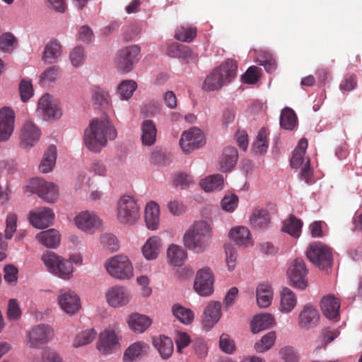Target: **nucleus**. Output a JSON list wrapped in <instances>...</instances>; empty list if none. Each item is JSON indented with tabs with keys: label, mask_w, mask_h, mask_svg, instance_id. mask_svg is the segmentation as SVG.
Returning a JSON list of instances; mask_svg holds the SVG:
<instances>
[{
	"label": "nucleus",
	"mask_w": 362,
	"mask_h": 362,
	"mask_svg": "<svg viewBox=\"0 0 362 362\" xmlns=\"http://www.w3.org/2000/svg\"><path fill=\"white\" fill-rule=\"evenodd\" d=\"M42 362H63L61 356L51 349H45L42 354Z\"/></svg>",
	"instance_id": "obj_64"
},
{
	"label": "nucleus",
	"mask_w": 362,
	"mask_h": 362,
	"mask_svg": "<svg viewBox=\"0 0 362 362\" xmlns=\"http://www.w3.org/2000/svg\"><path fill=\"white\" fill-rule=\"evenodd\" d=\"M17 45V40L11 33H4L0 37V49L6 52H11Z\"/></svg>",
	"instance_id": "obj_53"
},
{
	"label": "nucleus",
	"mask_w": 362,
	"mask_h": 362,
	"mask_svg": "<svg viewBox=\"0 0 362 362\" xmlns=\"http://www.w3.org/2000/svg\"><path fill=\"white\" fill-rule=\"evenodd\" d=\"M302 226V221L291 214L288 218L284 221L281 230L292 237L298 238L300 235Z\"/></svg>",
	"instance_id": "obj_38"
},
{
	"label": "nucleus",
	"mask_w": 362,
	"mask_h": 362,
	"mask_svg": "<svg viewBox=\"0 0 362 362\" xmlns=\"http://www.w3.org/2000/svg\"><path fill=\"white\" fill-rule=\"evenodd\" d=\"M238 198L236 195L225 196L221 201V206L224 211H233L237 207Z\"/></svg>",
	"instance_id": "obj_63"
},
{
	"label": "nucleus",
	"mask_w": 362,
	"mask_h": 362,
	"mask_svg": "<svg viewBox=\"0 0 362 362\" xmlns=\"http://www.w3.org/2000/svg\"><path fill=\"white\" fill-rule=\"evenodd\" d=\"M140 217L139 206L130 196H123L117 204V218L125 224H133Z\"/></svg>",
	"instance_id": "obj_6"
},
{
	"label": "nucleus",
	"mask_w": 362,
	"mask_h": 362,
	"mask_svg": "<svg viewBox=\"0 0 362 362\" xmlns=\"http://www.w3.org/2000/svg\"><path fill=\"white\" fill-rule=\"evenodd\" d=\"M291 284L297 288L305 289L308 286V269L302 259H296L287 271Z\"/></svg>",
	"instance_id": "obj_12"
},
{
	"label": "nucleus",
	"mask_w": 362,
	"mask_h": 362,
	"mask_svg": "<svg viewBox=\"0 0 362 362\" xmlns=\"http://www.w3.org/2000/svg\"><path fill=\"white\" fill-rule=\"evenodd\" d=\"M225 252L226 256V264L228 269L232 271L235 267L237 251L233 245L228 243L225 245Z\"/></svg>",
	"instance_id": "obj_59"
},
{
	"label": "nucleus",
	"mask_w": 362,
	"mask_h": 362,
	"mask_svg": "<svg viewBox=\"0 0 362 362\" xmlns=\"http://www.w3.org/2000/svg\"><path fill=\"white\" fill-rule=\"evenodd\" d=\"M59 76V69L57 66H51L45 70L40 75V81L42 84L54 82Z\"/></svg>",
	"instance_id": "obj_55"
},
{
	"label": "nucleus",
	"mask_w": 362,
	"mask_h": 362,
	"mask_svg": "<svg viewBox=\"0 0 362 362\" xmlns=\"http://www.w3.org/2000/svg\"><path fill=\"white\" fill-rule=\"evenodd\" d=\"M214 278L211 269L205 267L197 272L194 288L200 296H208L214 291Z\"/></svg>",
	"instance_id": "obj_9"
},
{
	"label": "nucleus",
	"mask_w": 362,
	"mask_h": 362,
	"mask_svg": "<svg viewBox=\"0 0 362 362\" xmlns=\"http://www.w3.org/2000/svg\"><path fill=\"white\" fill-rule=\"evenodd\" d=\"M60 308L67 314L74 315L80 308V298L75 292L62 290L58 296Z\"/></svg>",
	"instance_id": "obj_15"
},
{
	"label": "nucleus",
	"mask_w": 362,
	"mask_h": 362,
	"mask_svg": "<svg viewBox=\"0 0 362 362\" xmlns=\"http://www.w3.org/2000/svg\"><path fill=\"white\" fill-rule=\"evenodd\" d=\"M57 159V148L54 145L49 146L44 153L43 158L39 165V170L42 173H47L52 170Z\"/></svg>",
	"instance_id": "obj_34"
},
{
	"label": "nucleus",
	"mask_w": 362,
	"mask_h": 362,
	"mask_svg": "<svg viewBox=\"0 0 362 362\" xmlns=\"http://www.w3.org/2000/svg\"><path fill=\"white\" fill-rule=\"evenodd\" d=\"M260 69L255 66L249 67L242 76L243 82L247 84L256 83L260 77Z\"/></svg>",
	"instance_id": "obj_56"
},
{
	"label": "nucleus",
	"mask_w": 362,
	"mask_h": 362,
	"mask_svg": "<svg viewBox=\"0 0 362 362\" xmlns=\"http://www.w3.org/2000/svg\"><path fill=\"white\" fill-rule=\"evenodd\" d=\"M320 321L318 310L310 305H305L298 315V323L301 329H310L315 327Z\"/></svg>",
	"instance_id": "obj_17"
},
{
	"label": "nucleus",
	"mask_w": 362,
	"mask_h": 362,
	"mask_svg": "<svg viewBox=\"0 0 362 362\" xmlns=\"http://www.w3.org/2000/svg\"><path fill=\"white\" fill-rule=\"evenodd\" d=\"M270 223V216L267 209L256 208L250 217V223L253 228L264 229Z\"/></svg>",
	"instance_id": "obj_25"
},
{
	"label": "nucleus",
	"mask_w": 362,
	"mask_h": 362,
	"mask_svg": "<svg viewBox=\"0 0 362 362\" xmlns=\"http://www.w3.org/2000/svg\"><path fill=\"white\" fill-rule=\"evenodd\" d=\"M153 344L163 359L168 358L173 352V341L168 337L160 336L159 338L154 339Z\"/></svg>",
	"instance_id": "obj_41"
},
{
	"label": "nucleus",
	"mask_w": 362,
	"mask_h": 362,
	"mask_svg": "<svg viewBox=\"0 0 362 362\" xmlns=\"http://www.w3.org/2000/svg\"><path fill=\"white\" fill-rule=\"evenodd\" d=\"M197 28L190 25H182L175 31V37L179 41L190 42L197 35Z\"/></svg>",
	"instance_id": "obj_45"
},
{
	"label": "nucleus",
	"mask_w": 362,
	"mask_h": 362,
	"mask_svg": "<svg viewBox=\"0 0 362 362\" xmlns=\"http://www.w3.org/2000/svg\"><path fill=\"white\" fill-rule=\"evenodd\" d=\"M151 320L145 315L132 314L128 320V325L135 332L142 333L151 325Z\"/></svg>",
	"instance_id": "obj_29"
},
{
	"label": "nucleus",
	"mask_w": 362,
	"mask_h": 362,
	"mask_svg": "<svg viewBox=\"0 0 362 362\" xmlns=\"http://www.w3.org/2000/svg\"><path fill=\"white\" fill-rule=\"evenodd\" d=\"M105 298L110 306L112 308H119L129 303L131 294L126 287L115 286L107 289L105 293Z\"/></svg>",
	"instance_id": "obj_13"
},
{
	"label": "nucleus",
	"mask_w": 362,
	"mask_h": 362,
	"mask_svg": "<svg viewBox=\"0 0 362 362\" xmlns=\"http://www.w3.org/2000/svg\"><path fill=\"white\" fill-rule=\"evenodd\" d=\"M297 124V117L295 112L289 108L285 107L280 116L281 127L287 130H292Z\"/></svg>",
	"instance_id": "obj_44"
},
{
	"label": "nucleus",
	"mask_w": 362,
	"mask_h": 362,
	"mask_svg": "<svg viewBox=\"0 0 362 362\" xmlns=\"http://www.w3.org/2000/svg\"><path fill=\"white\" fill-rule=\"evenodd\" d=\"M105 266L108 274L115 279H129L133 276V267L127 256H115L106 262Z\"/></svg>",
	"instance_id": "obj_5"
},
{
	"label": "nucleus",
	"mask_w": 362,
	"mask_h": 362,
	"mask_svg": "<svg viewBox=\"0 0 362 362\" xmlns=\"http://www.w3.org/2000/svg\"><path fill=\"white\" fill-rule=\"evenodd\" d=\"M19 91L21 100L28 101L33 95V88L31 81L23 79L19 84Z\"/></svg>",
	"instance_id": "obj_60"
},
{
	"label": "nucleus",
	"mask_w": 362,
	"mask_h": 362,
	"mask_svg": "<svg viewBox=\"0 0 362 362\" xmlns=\"http://www.w3.org/2000/svg\"><path fill=\"white\" fill-rule=\"evenodd\" d=\"M39 128L32 122H26L21 129V144L24 148H30L40 139Z\"/></svg>",
	"instance_id": "obj_19"
},
{
	"label": "nucleus",
	"mask_w": 362,
	"mask_h": 362,
	"mask_svg": "<svg viewBox=\"0 0 362 362\" xmlns=\"http://www.w3.org/2000/svg\"><path fill=\"white\" fill-rule=\"evenodd\" d=\"M308 259L320 269L331 267L332 252L331 249L320 242H314L308 246L306 251Z\"/></svg>",
	"instance_id": "obj_4"
},
{
	"label": "nucleus",
	"mask_w": 362,
	"mask_h": 362,
	"mask_svg": "<svg viewBox=\"0 0 362 362\" xmlns=\"http://www.w3.org/2000/svg\"><path fill=\"white\" fill-rule=\"evenodd\" d=\"M22 312L19 303L16 299H10L7 308V317L9 320H17L21 316Z\"/></svg>",
	"instance_id": "obj_57"
},
{
	"label": "nucleus",
	"mask_w": 362,
	"mask_h": 362,
	"mask_svg": "<svg viewBox=\"0 0 362 362\" xmlns=\"http://www.w3.org/2000/svg\"><path fill=\"white\" fill-rule=\"evenodd\" d=\"M86 57V56L84 49L81 46L76 47L69 54L71 62L75 67L81 66L83 64Z\"/></svg>",
	"instance_id": "obj_54"
},
{
	"label": "nucleus",
	"mask_w": 362,
	"mask_h": 362,
	"mask_svg": "<svg viewBox=\"0 0 362 362\" xmlns=\"http://www.w3.org/2000/svg\"><path fill=\"white\" fill-rule=\"evenodd\" d=\"M61 259L59 256L51 251H47L42 256V261L47 267L48 271L52 274L57 270V265L59 264Z\"/></svg>",
	"instance_id": "obj_52"
},
{
	"label": "nucleus",
	"mask_w": 362,
	"mask_h": 362,
	"mask_svg": "<svg viewBox=\"0 0 362 362\" xmlns=\"http://www.w3.org/2000/svg\"><path fill=\"white\" fill-rule=\"evenodd\" d=\"M118 346V339L112 331L101 332L98 342V349L103 354L111 353Z\"/></svg>",
	"instance_id": "obj_23"
},
{
	"label": "nucleus",
	"mask_w": 362,
	"mask_h": 362,
	"mask_svg": "<svg viewBox=\"0 0 362 362\" xmlns=\"http://www.w3.org/2000/svg\"><path fill=\"white\" fill-rule=\"evenodd\" d=\"M92 91V100L95 105L103 107L109 105L110 95L108 92L98 86L94 87Z\"/></svg>",
	"instance_id": "obj_50"
},
{
	"label": "nucleus",
	"mask_w": 362,
	"mask_h": 362,
	"mask_svg": "<svg viewBox=\"0 0 362 362\" xmlns=\"http://www.w3.org/2000/svg\"><path fill=\"white\" fill-rule=\"evenodd\" d=\"M276 333L269 332L265 334L259 341L255 344V349L257 352L263 353L270 349L276 340Z\"/></svg>",
	"instance_id": "obj_49"
},
{
	"label": "nucleus",
	"mask_w": 362,
	"mask_h": 362,
	"mask_svg": "<svg viewBox=\"0 0 362 362\" xmlns=\"http://www.w3.org/2000/svg\"><path fill=\"white\" fill-rule=\"evenodd\" d=\"M221 305L220 302H211L205 308L202 317L203 326L210 329L218 322L221 317Z\"/></svg>",
	"instance_id": "obj_21"
},
{
	"label": "nucleus",
	"mask_w": 362,
	"mask_h": 362,
	"mask_svg": "<svg viewBox=\"0 0 362 362\" xmlns=\"http://www.w3.org/2000/svg\"><path fill=\"white\" fill-rule=\"evenodd\" d=\"M97 332L93 329H88L78 333L74 338L73 346L78 348L90 344L96 337Z\"/></svg>",
	"instance_id": "obj_46"
},
{
	"label": "nucleus",
	"mask_w": 362,
	"mask_h": 362,
	"mask_svg": "<svg viewBox=\"0 0 362 362\" xmlns=\"http://www.w3.org/2000/svg\"><path fill=\"white\" fill-rule=\"evenodd\" d=\"M136 87L137 85L134 81H123L118 86V93L122 99L127 100L132 96Z\"/></svg>",
	"instance_id": "obj_51"
},
{
	"label": "nucleus",
	"mask_w": 362,
	"mask_h": 362,
	"mask_svg": "<svg viewBox=\"0 0 362 362\" xmlns=\"http://www.w3.org/2000/svg\"><path fill=\"white\" fill-rule=\"evenodd\" d=\"M15 114L12 109L5 107L0 110V141L8 140L14 129Z\"/></svg>",
	"instance_id": "obj_14"
},
{
	"label": "nucleus",
	"mask_w": 362,
	"mask_h": 362,
	"mask_svg": "<svg viewBox=\"0 0 362 362\" xmlns=\"http://www.w3.org/2000/svg\"><path fill=\"white\" fill-rule=\"evenodd\" d=\"M160 209L157 203L150 202L146 204L145 210V221L150 230H156L159 224Z\"/></svg>",
	"instance_id": "obj_27"
},
{
	"label": "nucleus",
	"mask_w": 362,
	"mask_h": 362,
	"mask_svg": "<svg viewBox=\"0 0 362 362\" xmlns=\"http://www.w3.org/2000/svg\"><path fill=\"white\" fill-rule=\"evenodd\" d=\"M204 136L202 132L197 127H192L182 134L180 146L185 153L200 148L204 144Z\"/></svg>",
	"instance_id": "obj_11"
},
{
	"label": "nucleus",
	"mask_w": 362,
	"mask_h": 362,
	"mask_svg": "<svg viewBox=\"0 0 362 362\" xmlns=\"http://www.w3.org/2000/svg\"><path fill=\"white\" fill-rule=\"evenodd\" d=\"M37 240L47 247H55L60 243V235L55 229H49L39 233Z\"/></svg>",
	"instance_id": "obj_37"
},
{
	"label": "nucleus",
	"mask_w": 362,
	"mask_h": 362,
	"mask_svg": "<svg viewBox=\"0 0 362 362\" xmlns=\"http://www.w3.org/2000/svg\"><path fill=\"white\" fill-rule=\"evenodd\" d=\"M148 349V345L144 342H135L127 349L123 356V360L125 362H134L135 359L146 354Z\"/></svg>",
	"instance_id": "obj_28"
},
{
	"label": "nucleus",
	"mask_w": 362,
	"mask_h": 362,
	"mask_svg": "<svg viewBox=\"0 0 362 362\" xmlns=\"http://www.w3.org/2000/svg\"><path fill=\"white\" fill-rule=\"evenodd\" d=\"M339 335V332L337 329H332L330 327H326L322 330V346H318L317 349L326 347L327 344L332 341L335 338Z\"/></svg>",
	"instance_id": "obj_61"
},
{
	"label": "nucleus",
	"mask_w": 362,
	"mask_h": 362,
	"mask_svg": "<svg viewBox=\"0 0 362 362\" xmlns=\"http://www.w3.org/2000/svg\"><path fill=\"white\" fill-rule=\"evenodd\" d=\"M117 131L106 115L93 119L84 132L86 147L94 152H99L107 144L108 139L114 140Z\"/></svg>",
	"instance_id": "obj_1"
},
{
	"label": "nucleus",
	"mask_w": 362,
	"mask_h": 362,
	"mask_svg": "<svg viewBox=\"0 0 362 362\" xmlns=\"http://www.w3.org/2000/svg\"><path fill=\"white\" fill-rule=\"evenodd\" d=\"M238 158V151L235 148H225L219 161V170L224 173L230 171L236 164Z\"/></svg>",
	"instance_id": "obj_24"
},
{
	"label": "nucleus",
	"mask_w": 362,
	"mask_h": 362,
	"mask_svg": "<svg viewBox=\"0 0 362 362\" xmlns=\"http://www.w3.org/2000/svg\"><path fill=\"white\" fill-rule=\"evenodd\" d=\"M267 132L265 128H262L253 143L252 149L256 153L262 154L267 151L268 148Z\"/></svg>",
	"instance_id": "obj_47"
},
{
	"label": "nucleus",
	"mask_w": 362,
	"mask_h": 362,
	"mask_svg": "<svg viewBox=\"0 0 362 362\" xmlns=\"http://www.w3.org/2000/svg\"><path fill=\"white\" fill-rule=\"evenodd\" d=\"M340 302L333 295L324 297L321 300V309L324 315L337 321L339 318Z\"/></svg>",
	"instance_id": "obj_22"
},
{
	"label": "nucleus",
	"mask_w": 362,
	"mask_h": 362,
	"mask_svg": "<svg viewBox=\"0 0 362 362\" xmlns=\"http://www.w3.org/2000/svg\"><path fill=\"white\" fill-rule=\"evenodd\" d=\"M230 235L233 240L240 246L248 247L253 244L250 232L246 227L239 226L233 228L230 232Z\"/></svg>",
	"instance_id": "obj_30"
},
{
	"label": "nucleus",
	"mask_w": 362,
	"mask_h": 362,
	"mask_svg": "<svg viewBox=\"0 0 362 362\" xmlns=\"http://www.w3.org/2000/svg\"><path fill=\"white\" fill-rule=\"evenodd\" d=\"M307 147L308 140L306 139H301L293 152V156L291 159V166L292 168H300L305 164L306 159L304 156Z\"/></svg>",
	"instance_id": "obj_39"
},
{
	"label": "nucleus",
	"mask_w": 362,
	"mask_h": 362,
	"mask_svg": "<svg viewBox=\"0 0 362 362\" xmlns=\"http://www.w3.org/2000/svg\"><path fill=\"white\" fill-rule=\"evenodd\" d=\"M257 305L260 308H267L271 305L273 298V291L269 284H260L256 290Z\"/></svg>",
	"instance_id": "obj_32"
},
{
	"label": "nucleus",
	"mask_w": 362,
	"mask_h": 362,
	"mask_svg": "<svg viewBox=\"0 0 362 362\" xmlns=\"http://www.w3.org/2000/svg\"><path fill=\"white\" fill-rule=\"evenodd\" d=\"M54 218V214L50 209L40 207L30 212L29 220L35 228H44L52 223Z\"/></svg>",
	"instance_id": "obj_18"
},
{
	"label": "nucleus",
	"mask_w": 362,
	"mask_h": 362,
	"mask_svg": "<svg viewBox=\"0 0 362 362\" xmlns=\"http://www.w3.org/2000/svg\"><path fill=\"white\" fill-rule=\"evenodd\" d=\"M238 65L235 61L228 59L214 69L205 78L202 88L206 91L219 90L230 83L237 76Z\"/></svg>",
	"instance_id": "obj_3"
},
{
	"label": "nucleus",
	"mask_w": 362,
	"mask_h": 362,
	"mask_svg": "<svg viewBox=\"0 0 362 362\" xmlns=\"http://www.w3.org/2000/svg\"><path fill=\"white\" fill-rule=\"evenodd\" d=\"M27 187L32 193L37 194L47 202H54L58 197L59 192L57 186L43 179L37 177L31 179Z\"/></svg>",
	"instance_id": "obj_7"
},
{
	"label": "nucleus",
	"mask_w": 362,
	"mask_h": 362,
	"mask_svg": "<svg viewBox=\"0 0 362 362\" xmlns=\"http://www.w3.org/2000/svg\"><path fill=\"white\" fill-rule=\"evenodd\" d=\"M161 245V239L159 237H151L142 247L144 256L148 260L156 259L160 252Z\"/></svg>",
	"instance_id": "obj_31"
},
{
	"label": "nucleus",
	"mask_w": 362,
	"mask_h": 362,
	"mask_svg": "<svg viewBox=\"0 0 362 362\" xmlns=\"http://www.w3.org/2000/svg\"><path fill=\"white\" fill-rule=\"evenodd\" d=\"M187 257V252L181 246L173 244L168 248L167 259L171 266L181 267Z\"/></svg>",
	"instance_id": "obj_26"
},
{
	"label": "nucleus",
	"mask_w": 362,
	"mask_h": 362,
	"mask_svg": "<svg viewBox=\"0 0 362 362\" xmlns=\"http://www.w3.org/2000/svg\"><path fill=\"white\" fill-rule=\"evenodd\" d=\"M274 324V316L271 314L256 315L251 322V329L254 334L270 328Z\"/></svg>",
	"instance_id": "obj_36"
},
{
	"label": "nucleus",
	"mask_w": 362,
	"mask_h": 362,
	"mask_svg": "<svg viewBox=\"0 0 362 362\" xmlns=\"http://www.w3.org/2000/svg\"><path fill=\"white\" fill-rule=\"evenodd\" d=\"M141 141L144 145L151 146L156 142L157 129L155 123L146 119L141 124Z\"/></svg>",
	"instance_id": "obj_33"
},
{
	"label": "nucleus",
	"mask_w": 362,
	"mask_h": 362,
	"mask_svg": "<svg viewBox=\"0 0 362 362\" xmlns=\"http://www.w3.org/2000/svg\"><path fill=\"white\" fill-rule=\"evenodd\" d=\"M56 269L57 270L53 273L54 275L67 280L71 277L74 268L71 262L61 259L59 264L57 265Z\"/></svg>",
	"instance_id": "obj_48"
},
{
	"label": "nucleus",
	"mask_w": 362,
	"mask_h": 362,
	"mask_svg": "<svg viewBox=\"0 0 362 362\" xmlns=\"http://www.w3.org/2000/svg\"><path fill=\"white\" fill-rule=\"evenodd\" d=\"M256 62L259 65L263 66L268 73H272L276 69V61L270 55H266L264 57H258L256 59Z\"/></svg>",
	"instance_id": "obj_62"
},
{
	"label": "nucleus",
	"mask_w": 362,
	"mask_h": 362,
	"mask_svg": "<svg viewBox=\"0 0 362 362\" xmlns=\"http://www.w3.org/2000/svg\"><path fill=\"white\" fill-rule=\"evenodd\" d=\"M175 317L185 325H189L194 320V313L189 309L180 304H175L172 308Z\"/></svg>",
	"instance_id": "obj_43"
},
{
	"label": "nucleus",
	"mask_w": 362,
	"mask_h": 362,
	"mask_svg": "<svg viewBox=\"0 0 362 362\" xmlns=\"http://www.w3.org/2000/svg\"><path fill=\"white\" fill-rule=\"evenodd\" d=\"M296 303L297 298L294 293L288 288H284L281 293V310L289 313L296 307Z\"/></svg>",
	"instance_id": "obj_40"
},
{
	"label": "nucleus",
	"mask_w": 362,
	"mask_h": 362,
	"mask_svg": "<svg viewBox=\"0 0 362 362\" xmlns=\"http://www.w3.org/2000/svg\"><path fill=\"white\" fill-rule=\"evenodd\" d=\"M54 330L51 326L40 324L33 326L27 333L28 344L30 348H39L53 339Z\"/></svg>",
	"instance_id": "obj_8"
},
{
	"label": "nucleus",
	"mask_w": 362,
	"mask_h": 362,
	"mask_svg": "<svg viewBox=\"0 0 362 362\" xmlns=\"http://www.w3.org/2000/svg\"><path fill=\"white\" fill-rule=\"evenodd\" d=\"M200 186L206 192L221 190L223 187V177L219 174L208 176L200 182Z\"/></svg>",
	"instance_id": "obj_42"
},
{
	"label": "nucleus",
	"mask_w": 362,
	"mask_h": 362,
	"mask_svg": "<svg viewBox=\"0 0 362 362\" xmlns=\"http://www.w3.org/2000/svg\"><path fill=\"white\" fill-rule=\"evenodd\" d=\"M140 48L137 45H131L120 49L117 55L115 63L117 68L124 72H129L133 65L138 62Z\"/></svg>",
	"instance_id": "obj_10"
},
{
	"label": "nucleus",
	"mask_w": 362,
	"mask_h": 362,
	"mask_svg": "<svg viewBox=\"0 0 362 362\" xmlns=\"http://www.w3.org/2000/svg\"><path fill=\"white\" fill-rule=\"evenodd\" d=\"M17 216L13 213L8 214L6 220L5 238L11 239L17 228Z\"/></svg>",
	"instance_id": "obj_58"
},
{
	"label": "nucleus",
	"mask_w": 362,
	"mask_h": 362,
	"mask_svg": "<svg viewBox=\"0 0 362 362\" xmlns=\"http://www.w3.org/2000/svg\"><path fill=\"white\" fill-rule=\"evenodd\" d=\"M61 54V45L57 41H51L45 47L42 60L46 64H53L58 61Z\"/></svg>",
	"instance_id": "obj_35"
},
{
	"label": "nucleus",
	"mask_w": 362,
	"mask_h": 362,
	"mask_svg": "<svg viewBox=\"0 0 362 362\" xmlns=\"http://www.w3.org/2000/svg\"><path fill=\"white\" fill-rule=\"evenodd\" d=\"M37 111L44 119H58L62 115V111L58 104L53 101L49 94H45L38 101Z\"/></svg>",
	"instance_id": "obj_16"
},
{
	"label": "nucleus",
	"mask_w": 362,
	"mask_h": 362,
	"mask_svg": "<svg viewBox=\"0 0 362 362\" xmlns=\"http://www.w3.org/2000/svg\"><path fill=\"white\" fill-rule=\"evenodd\" d=\"M75 223L81 230L93 233L95 230L99 228L100 220L94 214L89 212H83L75 218Z\"/></svg>",
	"instance_id": "obj_20"
},
{
	"label": "nucleus",
	"mask_w": 362,
	"mask_h": 362,
	"mask_svg": "<svg viewBox=\"0 0 362 362\" xmlns=\"http://www.w3.org/2000/svg\"><path fill=\"white\" fill-rule=\"evenodd\" d=\"M211 236L212 228L208 222L196 221L185 232L184 245L196 253H202L209 247Z\"/></svg>",
	"instance_id": "obj_2"
}]
</instances>
